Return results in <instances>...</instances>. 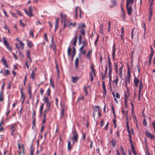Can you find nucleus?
I'll return each mask as SVG.
<instances>
[{
    "mask_svg": "<svg viewBox=\"0 0 155 155\" xmlns=\"http://www.w3.org/2000/svg\"><path fill=\"white\" fill-rule=\"evenodd\" d=\"M44 101L46 104V108L45 110V112H48L51 107V103L49 101L47 97H44Z\"/></svg>",
    "mask_w": 155,
    "mask_h": 155,
    "instance_id": "nucleus-1",
    "label": "nucleus"
},
{
    "mask_svg": "<svg viewBox=\"0 0 155 155\" xmlns=\"http://www.w3.org/2000/svg\"><path fill=\"white\" fill-rule=\"evenodd\" d=\"M3 42L4 44L6 46L7 49L10 52H12V48L10 46H9V44L6 40L5 37L3 38Z\"/></svg>",
    "mask_w": 155,
    "mask_h": 155,
    "instance_id": "nucleus-2",
    "label": "nucleus"
},
{
    "mask_svg": "<svg viewBox=\"0 0 155 155\" xmlns=\"http://www.w3.org/2000/svg\"><path fill=\"white\" fill-rule=\"evenodd\" d=\"M72 135L73 137L72 138V140H74L75 142H77V139L78 137V135L76 132L75 129L72 132Z\"/></svg>",
    "mask_w": 155,
    "mask_h": 155,
    "instance_id": "nucleus-3",
    "label": "nucleus"
},
{
    "mask_svg": "<svg viewBox=\"0 0 155 155\" xmlns=\"http://www.w3.org/2000/svg\"><path fill=\"white\" fill-rule=\"evenodd\" d=\"M24 11L26 14L30 17L33 16L32 14V10L31 9V6L29 7L28 11H27L26 10H25Z\"/></svg>",
    "mask_w": 155,
    "mask_h": 155,
    "instance_id": "nucleus-4",
    "label": "nucleus"
},
{
    "mask_svg": "<svg viewBox=\"0 0 155 155\" xmlns=\"http://www.w3.org/2000/svg\"><path fill=\"white\" fill-rule=\"evenodd\" d=\"M36 111L35 110H33V113L32 115V117H33V120L32 121V128L33 129L34 127L35 126V115Z\"/></svg>",
    "mask_w": 155,
    "mask_h": 155,
    "instance_id": "nucleus-5",
    "label": "nucleus"
},
{
    "mask_svg": "<svg viewBox=\"0 0 155 155\" xmlns=\"http://www.w3.org/2000/svg\"><path fill=\"white\" fill-rule=\"evenodd\" d=\"M127 91L124 92L125 99H127L130 95L129 88L126 89Z\"/></svg>",
    "mask_w": 155,
    "mask_h": 155,
    "instance_id": "nucleus-6",
    "label": "nucleus"
},
{
    "mask_svg": "<svg viewBox=\"0 0 155 155\" xmlns=\"http://www.w3.org/2000/svg\"><path fill=\"white\" fill-rule=\"evenodd\" d=\"M145 134L147 137L149 138L150 139H153L155 137V136L154 135H152L148 131H146V132Z\"/></svg>",
    "mask_w": 155,
    "mask_h": 155,
    "instance_id": "nucleus-7",
    "label": "nucleus"
},
{
    "mask_svg": "<svg viewBox=\"0 0 155 155\" xmlns=\"http://www.w3.org/2000/svg\"><path fill=\"white\" fill-rule=\"evenodd\" d=\"M115 44L112 47V57L114 60H115Z\"/></svg>",
    "mask_w": 155,
    "mask_h": 155,
    "instance_id": "nucleus-8",
    "label": "nucleus"
},
{
    "mask_svg": "<svg viewBox=\"0 0 155 155\" xmlns=\"http://www.w3.org/2000/svg\"><path fill=\"white\" fill-rule=\"evenodd\" d=\"M130 79L125 78V86L126 89L129 88L128 84H130Z\"/></svg>",
    "mask_w": 155,
    "mask_h": 155,
    "instance_id": "nucleus-9",
    "label": "nucleus"
},
{
    "mask_svg": "<svg viewBox=\"0 0 155 155\" xmlns=\"http://www.w3.org/2000/svg\"><path fill=\"white\" fill-rule=\"evenodd\" d=\"M129 6L127 5V4H126V8L127 9V14L129 15H130L131 14L133 9L131 6L129 7Z\"/></svg>",
    "mask_w": 155,
    "mask_h": 155,
    "instance_id": "nucleus-10",
    "label": "nucleus"
},
{
    "mask_svg": "<svg viewBox=\"0 0 155 155\" xmlns=\"http://www.w3.org/2000/svg\"><path fill=\"white\" fill-rule=\"evenodd\" d=\"M2 62L3 63V64L4 65L5 67L7 68H8V65L7 64L6 61L5 59L4 58H2L1 60Z\"/></svg>",
    "mask_w": 155,
    "mask_h": 155,
    "instance_id": "nucleus-11",
    "label": "nucleus"
},
{
    "mask_svg": "<svg viewBox=\"0 0 155 155\" xmlns=\"http://www.w3.org/2000/svg\"><path fill=\"white\" fill-rule=\"evenodd\" d=\"M2 62L3 63V64L4 65L5 67L7 68H8V65L7 64L6 61L5 59L4 58H2L1 60Z\"/></svg>",
    "mask_w": 155,
    "mask_h": 155,
    "instance_id": "nucleus-12",
    "label": "nucleus"
},
{
    "mask_svg": "<svg viewBox=\"0 0 155 155\" xmlns=\"http://www.w3.org/2000/svg\"><path fill=\"white\" fill-rule=\"evenodd\" d=\"M86 27L85 24L83 23H79L78 25L77 28L78 29H80L84 28Z\"/></svg>",
    "mask_w": 155,
    "mask_h": 155,
    "instance_id": "nucleus-13",
    "label": "nucleus"
},
{
    "mask_svg": "<svg viewBox=\"0 0 155 155\" xmlns=\"http://www.w3.org/2000/svg\"><path fill=\"white\" fill-rule=\"evenodd\" d=\"M139 83V80L137 78L135 77L134 79V84L136 87H137Z\"/></svg>",
    "mask_w": 155,
    "mask_h": 155,
    "instance_id": "nucleus-14",
    "label": "nucleus"
},
{
    "mask_svg": "<svg viewBox=\"0 0 155 155\" xmlns=\"http://www.w3.org/2000/svg\"><path fill=\"white\" fill-rule=\"evenodd\" d=\"M83 48L84 46L82 45L79 49V51L83 55H84L86 53V50H84L83 51Z\"/></svg>",
    "mask_w": 155,
    "mask_h": 155,
    "instance_id": "nucleus-15",
    "label": "nucleus"
},
{
    "mask_svg": "<svg viewBox=\"0 0 155 155\" xmlns=\"http://www.w3.org/2000/svg\"><path fill=\"white\" fill-rule=\"evenodd\" d=\"M103 89V94L105 95L106 94V88L104 82L103 81L102 83Z\"/></svg>",
    "mask_w": 155,
    "mask_h": 155,
    "instance_id": "nucleus-16",
    "label": "nucleus"
},
{
    "mask_svg": "<svg viewBox=\"0 0 155 155\" xmlns=\"http://www.w3.org/2000/svg\"><path fill=\"white\" fill-rule=\"evenodd\" d=\"M111 2L112 5L110 6V8L116 6L117 4V1L116 0H111Z\"/></svg>",
    "mask_w": 155,
    "mask_h": 155,
    "instance_id": "nucleus-17",
    "label": "nucleus"
},
{
    "mask_svg": "<svg viewBox=\"0 0 155 155\" xmlns=\"http://www.w3.org/2000/svg\"><path fill=\"white\" fill-rule=\"evenodd\" d=\"M72 82L73 83H75L80 79V77H72Z\"/></svg>",
    "mask_w": 155,
    "mask_h": 155,
    "instance_id": "nucleus-18",
    "label": "nucleus"
},
{
    "mask_svg": "<svg viewBox=\"0 0 155 155\" xmlns=\"http://www.w3.org/2000/svg\"><path fill=\"white\" fill-rule=\"evenodd\" d=\"M123 65H122L120 68H119V76L120 78H121L122 75V70L123 68Z\"/></svg>",
    "mask_w": 155,
    "mask_h": 155,
    "instance_id": "nucleus-19",
    "label": "nucleus"
},
{
    "mask_svg": "<svg viewBox=\"0 0 155 155\" xmlns=\"http://www.w3.org/2000/svg\"><path fill=\"white\" fill-rule=\"evenodd\" d=\"M130 68L127 69V77L126 78L130 79Z\"/></svg>",
    "mask_w": 155,
    "mask_h": 155,
    "instance_id": "nucleus-20",
    "label": "nucleus"
},
{
    "mask_svg": "<svg viewBox=\"0 0 155 155\" xmlns=\"http://www.w3.org/2000/svg\"><path fill=\"white\" fill-rule=\"evenodd\" d=\"M61 22H63V21L64 22H66V15H63L62 13H61Z\"/></svg>",
    "mask_w": 155,
    "mask_h": 155,
    "instance_id": "nucleus-21",
    "label": "nucleus"
},
{
    "mask_svg": "<svg viewBox=\"0 0 155 155\" xmlns=\"http://www.w3.org/2000/svg\"><path fill=\"white\" fill-rule=\"evenodd\" d=\"M27 43L28 46L30 48H31L34 46V45L31 41L27 40Z\"/></svg>",
    "mask_w": 155,
    "mask_h": 155,
    "instance_id": "nucleus-22",
    "label": "nucleus"
},
{
    "mask_svg": "<svg viewBox=\"0 0 155 155\" xmlns=\"http://www.w3.org/2000/svg\"><path fill=\"white\" fill-rule=\"evenodd\" d=\"M77 36L76 35H75L73 38L74 40L72 44L74 45V46H75L76 45V42L77 41Z\"/></svg>",
    "mask_w": 155,
    "mask_h": 155,
    "instance_id": "nucleus-23",
    "label": "nucleus"
},
{
    "mask_svg": "<svg viewBox=\"0 0 155 155\" xmlns=\"http://www.w3.org/2000/svg\"><path fill=\"white\" fill-rule=\"evenodd\" d=\"M120 152L122 155H126L124 149L122 146H121L120 147Z\"/></svg>",
    "mask_w": 155,
    "mask_h": 155,
    "instance_id": "nucleus-24",
    "label": "nucleus"
},
{
    "mask_svg": "<svg viewBox=\"0 0 155 155\" xmlns=\"http://www.w3.org/2000/svg\"><path fill=\"white\" fill-rule=\"evenodd\" d=\"M152 15V4L151 3L149 6V14Z\"/></svg>",
    "mask_w": 155,
    "mask_h": 155,
    "instance_id": "nucleus-25",
    "label": "nucleus"
},
{
    "mask_svg": "<svg viewBox=\"0 0 155 155\" xmlns=\"http://www.w3.org/2000/svg\"><path fill=\"white\" fill-rule=\"evenodd\" d=\"M99 108L100 107L99 106H95L94 109V112H98V111H100Z\"/></svg>",
    "mask_w": 155,
    "mask_h": 155,
    "instance_id": "nucleus-26",
    "label": "nucleus"
},
{
    "mask_svg": "<svg viewBox=\"0 0 155 155\" xmlns=\"http://www.w3.org/2000/svg\"><path fill=\"white\" fill-rule=\"evenodd\" d=\"M114 68H115L116 73H117L118 71V66L117 63L116 62L114 63Z\"/></svg>",
    "mask_w": 155,
    "mask_h": 155,
    "instance_id": "nucleus-27",
    "label": "nucleus"
},
{
    "mask_svg": "<svg viewBox=\"0 0 155 155\" xmlns=\"http://www.w3.org/2000/svg\"><path fill=\"white\" fill-rule=\"evenodd\" d=\"M134 0H126V4L127 6L129 5L130 3L132 4L134 3Z\"/></svg>",
    "mask_w": 155,
    "mask_h": 155,
    "instance_id": "nucleus-28",
    "label": "nucleus"
},
{
    "mask_svg": "<svg viewBox=\"0 0 155 155\" xmlns=\"http://www.w3.org/2000/svg\"><path fill=\"white\" fill-rule=\"evenodd\" d=\"M44 104H42L40 108V114L41 116L42 114L43 110V109Z\"/></svg>",
    "mask_w": 155,
    "mask_h": 155,
    "instance_id": "nucleus-29",
    "label": "nucleus"
},
{
    "mask_svg": "<svg viewBox=\"0 0 155 155\" xmlns=\"http://www.w3.org/2000/svg\"><path fill=\"white\" fill-rule=\"evenodd\" d=\"M10 74V72L9 70H6L4 71V72L3 73V75L5 76L9 75Z\"/></svg>",
    "mask_w": 155,
    "mask_h": 155,
    "instance_id": "nucleus-30",
    "label": "nucleus"
},
{
    "mask_svg": "<svg viewBox=\"0 0 155 155\" xmlns=\"http://www.w3.org/2000/svg\"><path fill=\"white\" fill-rule=\"evenodd\" d=\"M77 25V23L76 22H74L73 23L70 22L69 25V28H71V26H72V27H75Z\"/></svg>",
    "mask_w": 155,
    "mask_h": 155,
    "instance_id": "nucleus-31",
    "label": "nucleus"
},
{
    "mask_svg": "<svg viewBox=\"0 0 155 155\" xmlns=\"http://www.w3.org/2000/svg\"><path fill=\"white\" fill-rule=\"evenodd\" d=\"M78 58H77L75 61V67L76 68H77L78 66Z\"/></svg>",
    "mask_w": 155,
    "mask_h": 155,
    "instance_id": "nucleus-32",
    "label": "nucleus"
},
{
    "mask_svg": "<svg viewBox=\"0 0 155 155\" xmlns=\"http://www.w3.org/2000/svg\"><path fill=\"white\" fill-rule=\"evenodd\" d=\"M92 50H91L89 51L88 53H87L86 56L87 58H88L90 59V57L91 55V52H92Z\"/></svg>",
    "mask_w": 155,
    "mask_h": 155,
    "instance_id": "nucleus-33",
    "label": "nucleus"
},
{
    "mask_svg": "<svg viewBox=\"0 0 155 155\" xmlns=\"http://www.w3.org/2000/svg\"><path fill=\"white\" fill-rule=\"evenodd\" d=\"M78 7H76L75 9V17L76 19H77L78 18Z\"/></svg>",
    "mask_w": 155,
    "mask_h": 155,
    "instance_id": "nucleus-34",
    "label": "nucleus"
},
{
    "mask_svg": "<svg viewBox=\"0 0 155 155\" xmlns=\"http://www.w3.org/2000/svg\"><path fill=\"white\" fill-rule=\"evenodd\" d=\"M72 149L71 145V142L70 141H69L68 142V150H70Z\"/></svg>",
    "mask_w": 155,
    "mask_h": 155,
    "instance_id": "nucleus-35",
    "label": "nucleus"
},
{
    "mask_svg": "<svg viewBox=\"0 0 155 155\" xmlns=\"http://www.w3.org/2000/svg\"><path fill=\"white\" fill-rule=\"evenodd\" d=\"M112 67H109V71H108V74L109 77H110L111 75L112 71Z\"/></svg>",
    "mask_w": 155,
    "mask_h": 155,
    "instance_id": "nucleus-36",
    "label": "nucleus"
},
{
    "mask_svg": "<svg viewBox=\"0 0 155 155\" xmlns=\"http://www.w3.org/2000/svg\"><path fill=\"white\" fill-rule=\"evenodd\" d=\"M48 112H45V111L44 113V118L43 119V123L44 124L46 121V113H48Z\"/></svg>",
    "mask_w": 155,
    "mask_h": 155,
    "instance_id": "nucleus-37",
    "label": "nucleus"
},
{
    "mask_svg": "<svg viewBox=\"0 0 155 155\" xmlns=\"http://www.w3.org/2000/svg\"><path fill=\"white\" fill-rule=\"evenodd\" d=\"M131 148H132V152L134 154V155H137V153L136 151L135 150L134 147L133 146H131Z\"/></svg>",
    "mask_w": 155,
    "mask_h": 155,
    "instance_id": "nucleus-38",
    "label": "nucleus"
},
{
    "mask_svg": "<svg viewBox=\"0 0 155 155\" xmlns=\"http://www.w3.org/2000/svg\"><path fill=\"white\" fill-rule=\"evenodd\" d=\"M139 91H140V92H141V90L143 88V84H142V83L141 82H140V85H139Z\"/></svg>",
    "mask_w": 155,
    "mask_h": 155,
    "instance_id": "nucleus-39",
    "label": "nucleus"
},
{
    "mask_svg": "<svg viewBox=\"0 0 155 155\" xmlns=\"http://www.w3.org/2000/svg\"><path fill=\"white\" fill-rule=\"evenodd\" d=\"M111 109L113 113L114 114V117H116V115H115V110H114V107L112 104L111 105Z\"/></svg>",
    "mask_w": 155,
    "mask_h": 155,
    "instance_id": "nucleus-40",
    "label": "nucleus"
},
{
    "mask_svg": "<svg viewBox=\"0 0 155 155\" xmlns=\"http://www.w3.org/2000/svg\"><path fill=\"white\" fill-rule=\"evenodd\" d=\"M93 72H90V76L91 78V82H92L94 80L93 78Z\"/></svg>",
    "mask_w": 155,
    "mask_h": 155,
    "instance_id": "nucleus-41",
    "label": "nucleus"
},
{
    "mask_svg": "<svg viewBox=\"0 0 155 155\" xmlns=\"http://www.w3.org/2000/svg\"><path fill=\"white\" fill-rule=\"evenodd\" d=\"M91 69L93 72L94 75L95 76L96 75V74H95V69H94V67L93 65H91Z\"/></svg>",
    "mask_w": 155,
    "mask_h": 155,
    "instance_id": "nucleus-42",
    "label": "nucleus"
},
{
    "mask_svg": "<svg viewBox=\"0 0 155 155\" xmlns=\"http://www.w3.org/2000/svg\"><path fill=\"white\" fill-rule=\"evenodd\" d=\"M116 143V140H114L113 139H112L111 141V144L113 147H114Z\"/></svg>",
    "mask_w": 155,
    "mask_h": 155,
    "instance_id": "nucleus-43",
    "label": "nucleus"
},
{
    "mask_svg": "<svg viewBox=\"0 0 155 155\" xmlns=\"http://www.w3.org/2000/svg\"><path fill=\"white\" fill-rule=\"evenodd\" d=\"M107 59L108 61V67H112L111 66V61L109 57H108L107 58Z\"/></svg>",
    "mask_w": 155,
    "mask_h": 155,
    "instance_id": "nucleus-44",
    "label": "nucleus"
},
{
    "mask_svg": "<svg viewBox=\"0 0 155 155\" xmlns=\"http://www.w3.org/2000/svg\"><path fill=\"white\" fill-rule=\"evenodd\" d=\"M150 51L151 52L150 55L153 56L154 53V50L151 46L150 47Z\"/></svg>",
    "mask_w": 155,
    "mask_h": 155,
    "instance_id": "nucleus-45",
    "label": "nucleus"
},
{
    "mask_svg": "<svg viewBox=\"0 0 155 155\" xmlns=\"http://www.w3.org/2000/svg\"><path fill=\"white\" fill-rule=\"evenodd\" d=\"M35 74L33 71H32L30 76V78H32L33 80H34Z\"/></svg>",
    "mask_w": 155,
    "mask_h": 155,
    "instance_id": "nucleus-46",
    "label": "nucleus"
},
{
    "mask_svg": "<svg viewBox=\"0 0 155 155\" xmlns=\"http://www.w3.org/2000/svg\"><path fill=\"white\" fill-rule=\"evenodd\" d=\"M125 15H126V14L125 13V12H122V15L121 16V17L123 19H125Z\"/></svg>",
    "mask_w": 155,
    "mask_h": 155,
    "instance_id": "nucleus-47",
    "label": "nucleus"
},
{
    "mask_svg": "<svg viewBox=\"0 0 155 155\" xmlns=\"http://www.w3.org/2000/svg\"><path fill=\"white\" fill-rule=\"evenodd\" d=\"M118 81V76H116V79L115 80H114L113 81V82H115V83L117 85V84Z\"/></svg>",
    "mask_w": 155,
    "mask_h": 155,
    "instance_id": "nucleus-48",
    "label": "nucleus"
},
{
    "mask_svg": "<svg viewBox=\"0 0 155 155\" xmlns=\"http://www.w3.org/2000/svg\"><path fill=\"white\" fill-rule=\"evenodd\" d=\"M107 66L105 69V77H107Z\"/></svg>",
    "mask_w": 155,
    "mask_h": 155,
    "instance_id": "nucleus-49",
    "label": "nucleus"
},
{
    "mask_svg": "<svg viewBox=\"0 0 155 155\" xmlns=\"http://www.w3.org/2000/svg\"><path fill=\"white\" fill-rule=\"evenodd\" d=\"M71 48L70 47H69L68 49V54L69 56H71Z\"/></svg>",
    "mask_w": 155,
    "mask_h": 155,
    "instance_id": "nucleus-50",
    "label": "nucleus"
},
{
    "mask_svg": "<svg viewBox=\"0 0 155 155\" xmlns=\"http://www.w3.org/2000/svg\"><path fill=\"white\" fill-rule=\"evenodd\" d=\"M20 45L21 47V49H24V47L25 45V44L23 43L21 41H20Z\"/></svg>",
    "mask_w": 155,
    "mask_h": 155,
    "instance_id": "nucleus-51",
    "label": "nucleus"
},
{
    "mask_svg": "<svg viewBox=\"0 0 155 155\" xmlns=\"http://www.w3.org/2000/svg\"><path fill=\"white\" fill-rule=\"evenodd\" d=\"M143 28H144V35H143V37H144V38H145V33H146V28H145V22H143Z\"/></svg>",
    "mask_w": 155,
    "mask_h": 155,
    "instance_id": "nucleus-52",
    "label": "nucleus"
},
{
    "mask_svg": "<svg viewBox=\"0 0 155 155\" xmlns=\"http://www.w3.org/2000/svg\"><path fill=\"white\" fill-rule=\"evenodd\" d=\"M26 54L27 55L28 58H30L31 54L29 50H28L26 51Z\"/></svg>",
    "mask_w": 155,
    "mask_h": 155,
    "instance_id": "nucleus-53",
    "label": "nucleus"
},
{
    "mask_svg": "<svg viewBox=\"0 0 155 155\" xmlns=\"http://www.w3.org/2000/svg\"><path fill=\"white\" fill-rule=\"evenodd\" d=\"M19 23L21 25L23 26L24 28V27L25 26V25L23 23L22 20H19Z\"/></svg>",
    "mask_w": 155,
    "mask_h": 155,
    "instance_id": "nucleus-54",
    "label": "nucleus"
},
{
    "mask_svg": "<svg viewBox=\"0 0 155 155\" xmlns=\"http://www.w3.org/2000/svg\"><path fill=\"white\" fill-rule=\"evenodd\" d=\"M126 115H125V117H126L127 121H128V111L127 110H126Z\"/></svg>",
    "mask_w": 155,
    "mask_h": 155,
    "instance_id": "nucleus-55",
    "label": "nucleus"
},
{
    "mask_svg": "<svg viewBox=\"0 0 155 155\" xmlns=\"http://www.w3.org/2000/svg\"><path fill=\"white\" fill-rule=\"evenodd\" d=\"M113 121L114 124V125L115 127L116 128L117 127V124H116V121L115 119H113Z\"/></svg>",
    "mask_w": 155,
    "mask_h": 155,
    "instance_id": "nucleus-56",
    "label": "nucleus"
},
{
    "mask_svg": "<svg viewBox=\"0 0 155 155\" xmlns=\"http://www.w3.org/2000/svg\"><path fill=\"white\" fill-rule=\"evenodd\" d=\"M110 21H109V24L108 25V31L109 32L110 31Z\"/></svg>",
    "mask_w": 155,
    "mask_h": 155,
    "instance_id": "nucleus-57",
    "label": "nucleus"
},
{
    "mask_svg": "<svg viewBox=\"0 0 155 155\" xmlns=\"http://www.w3.org/2000/svg\"><path fill=\"white\" fill-rule=\"evenodd\" d=\"M47 92L48 94V96H50V92H51V90H50V88H49L48 89L47 91Z\"/></svg>",
    "mask_w": 155,
    "mask_h": 155,
    "instance_id": "nucleus-58",
    "label": "nucleus"
},
{
    "mask_svg": "<svg viewBox=\"0 0 155 155\" xmlns=\"http://www.w3.org/2000/svg\"><path fill=\"white\" fill-rule=\"evenodd\" d=\"M153 56L150 55L149 58V62L150 64H151V62L152 60V58Z\"/></svg>",
    "mask_w": 155,
    "mask_h": 155,
    "instance_id": "nucleus-59",
    "label": "nucleus"
},
{
    "mask_svg": "<svg viewBox=\"0 0 155 155\" xmlns=\"http://www.w3.org/2000/svg\"><path fill=\"white\" fill-rule=\"evenodd\" d=\"M126 126L127 127V130H129L130 128L129 127V123L128 121H126Z\"/></svg>",
    "mask_w": 155,
    "mask_h": 155,
    "instance_id": "nucleus-60",
    "label": "nucleus"
},
{
    "mask_svg": "<svg viewBox=\"0 0 155 155\" xmlns=\"http://www.w3.org/2000/svg\"><path fill=\"white\" fill-rule=\"evenodd\" d=\"M29 35H31L32 36V38H33L34 37L33 32L32 31H30L29 33Z\"/></svg>",
    "mask_w": 155,
    "mask_h": 155,
    "instance_id": "nucleus-61",
    "label": "nucleus"
},
{
    "mask_svg": "<svg viewBox=\"0 0 155 155\" xmlns=\"http://www.w3.org/2000/svg\"><path fill=\"white\" fill-rule=\"evenodd\" d=\"M58 23L55 22V30L58 29Z\"/></svg>",
    "mask_w": 155,
    "mask_h": 155,
    "instance_id": "nucleus-62",
    "label": "nucleus"
},
{
    "mask_svg": "<svg viewBox=\"0 0 155 155\" xmlns=\"http://www.w3.org/2000/svg\"><path fill=\"white\" fill-rule=\"evenodd\" d=\"M120 95L118 94V92H116L115 97L117 98H120Z\"/></svg>",
    "mask_w": 155,
    "mask_h": 155,
    "instance_id": "nucleus-63",
    "label": "nucleus"
},
{
    "mask_svg": "<svg viewBox=\"0 0 155 155\" xmlns=\"http://www.w3.org/2000/svg\"><path fill=\"white\" fill-rule=\"evenodd\" d=\"M104 122L103 120H102L101 121V126H103L104 125Z\"/></svg>",
    "mask_w": 155,
    "mask_h": 155,
    "instance_id": "nucleus-64",
    "label": "nucleus"
}]
</instances>
